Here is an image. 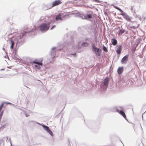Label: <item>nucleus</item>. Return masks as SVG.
<instances>
[{"label": "nucleus", "instance_id": "423d86ee", "mask_svg": "<svg viewBox=\"0 0 146 146\" xmlns=\"http://www.w3.org/2000/svg\"><path fill=\"white\" fill-rule=\"evenodd\" d=\"M116 110L117 112L121 115L125 119H126V117L124 112L122 111L119 110L118 109H116Z\"/></svg>", "mask_w": 146, "mask_h": 146}, {"label": "nucleus", "instance_id": "6e6552de", "mask_svg": "<svg viewBox=\"0 0 146 146\" xmlns=\"http://www.w3.org/2000/svg\"><path fill=\"white\" fill-rule=\"evenodd\" d=\"M122 46L121 45H119L118 46L117 49L116 51L118 54H119L121 52L122 50Z\"/></svg>", "mask_w": 146, "mask_h": 146}, {"label": "nucleus", "instance_id": "6ab92c4d", "mask_svg": "<svg viewBox=\"0 0 146 146\" xmlns=\"http://www.w3.org/2000/svg\"><path fill=\"white\" fill-rule=\"evenodd\" d=\"M47 132L51 135H52L53 133L50 129H49Z\"/></svg>", "mask_w": 146, "mask_h": 146}, {"label": "nucleus", "instance_id": "a211bd4d", "mask_svg": "<svg viewBox=\"0 0 146 146\" xmlns=\"http://www.w3.org/2000/svg\"><path fill=\"white\" fill-rule=\"evenodd\" d=\"M25 33H23L22 36H19L17 37V38L18 39H21L22 38L23 36H24L25 34Z\"/></svg>", "mask_w": 146, "mask_h": 146}, {"label": "nucleus", "instance_id": "c85d7f7f", "mask_svg": "<svg viewBox=\"0 0 146 146\" xmlns=\"http://www.w3.org/2000/svg\"><path fill=\"white\" fill-rule=\"evenodd\" d=\"M120 28V27H118V28H117V29H119Z\"/></svg>", "mask_w": 146, "mask_h": 146}, {"label": "nucleus", "instance_id": "39448f33", "mask_svg": "<svg viewBox=\"0 0 146 146\" xmlns=\"http://www.w3.org/2000/svg\"><path fill=\"white\" fill-rule=\"evenodd\" d=\"M128 55H126L124 56L121 60V62L122 64L126 63L128 60Z\"/></svg>", "mask_w": 146, "mask_h": 146}, {"label": "nucleus", "instance_id": "ddd939ff", "mask_svg": "<svg viewBox=\"0 0 146 146\" xmlns=\"http://www.w3.org/2000/svg\"><path fill=\"white\" fill-rule=\"evenodd\" d=\"M84 18L86 19H90L92 18V16L90 14H88L87 16H85Z\"/></svg>", "mask_w": 146, "mask_h": 146}, {"label": "nucleus", "instance_id": "aec40b11", "mask_svg": "<svg viewBox=\"0 0 146 146\" xmlns=\"http://www.w3.org/2000/svg\"><path fill=\"white\" fill-rule=\"evenodd\" d=\"M103 49L106 52H108V49H107V48H106L104 46L103 47Z\"/></svg>", "mask_w": 146, "mask_h": 146}, {"label": "nucleus", "instance_id": "dca6fc26", "mask_svg": "<svg viewBox=\"0 0 146 146\" xmlns=\"http://www.w3.org/2000/svg\"><path fill=\"white\" fill-rule=\"evenodd\" d=\"M125 32V30L123 29H120L119 31V34H122Z\"/></svg>", "mask_w": 146, "mask_h": 146}, {"label": "nucleus", "instance_id": "bb28decb", "mask_svg": "<svg viewBox=\"0 0 146 146\" xmlns=\"http://www.w3.org/2000/svg\"><path fill=\"white\" fill-rule=\"evenodd\" d=\"M13 46L11 45V48L12 49L13 47Z\"/></svg>", "mask_w": 146, "mask_h": 146}, {"label": "nucleus", "instance_id": "4be33fe9", "mask_svg": "<svg viewBox=\"0 0 146 146\" xmlns=\"http://www.w3.org/2000/svg\"><path fill=\"white\" fill-rule=\"evenodd\" d=\"M10 41H11V45H12V46H13V45L14 44V42L12 40H11Z\"/></svg>", "mask_w": 146, "mask_h": 146}, {"label": "nucleus", "instance_id": "c756f323", "mask_svg": "<svg viewBox=\"0 0 146 146\" xmlns=\"http://www.w3.org/2000/svg\"><path fill=\"white\" fill-rule=\"evenodd\" d=\"M2 109L0 108V111H1Z\"/></svg>", "mask_w": 146, "mask_h": 146}, {"label": "nucleus", "instance_id": "f257e3e1", "mask_svg": "<svg viewBox=\"0 0 146 146\" xmlns=\"http://www.w3.org/2000/svg\"><path fill=\"white\" fill-rule=\"evenodd\" d=\"M50 27V23H44L40 25L39 28L41 31L45 32L48 30Z\"/></svg>", "mask_w": 146, "mask_h": 146}, {"label": "nucleus", "instance_id": "7c9ffc66", "mask_svg": "<svg viewBox=\"0 0 146 146\" xmlns=\"http://www.w3.org/2000/svg\"><path fill=\"white\" fill-rule=\"evenodd\" d=\"M7 104H10V103H7Z\"/></svg>", "mask_w": 146, "mask_h": 146}, {"label": "nucleus", "instance_id": "9d476101", "mask_svg": "<svg viewBox=\"0 0 146 146\" xmlns=\"http://www.w3.org/2000/svg\"><path fill=\"white\" fill-rule=\"evenodd\" d=\"M108 78L106 77L104 80V85L106 86H108L109 82Z\"/></svg>", "mask_w": 146, "mask_h": 146}, {"label": "nucleus", "instance_id": "393cba45", "mask_svg": "<svg viewBox=\"0 0 146 146\" xmlns=\"http://www.w3.org/2000/svg\"><path fill=\"white\" fill-rule=\"evenodd\" d=\"M4 106V104H3V103L0 106V108L2 109V108H3V107Z\"/></svg>", "mask_w": 146, "mask_h": 146}, {"label": "nucleus", "instance_id": "f03ea898", "mask_svg": "<svg viewBox=\"0 0 146 146\" xmlns=\"http://www.w3.org/2000/svg\"><path fill=\"white\" fill-rule=\"evenodd\" d=\"M92 48L94 50V52H95V54L98 56H100L102 52V50L99 48H96L94 46H92Z\"/></svg>", "mask_w": 146, "mask_h": 146}, {"label": "nucleus", "instance_id": "b1692460", "mask_svg": "<svg viewBox=\"0 0 146 146\" xmlns=\"http://www.w3.org/2000/svg\"><path fill=\"white\" fill-rule=\"evenodd\" d=\"M4 106V104H3V103L0 106V108L2 109V108H3V107Z\"/></svg>", "mask_w": 146, "mask_h": 146}, {"label": "nucleus", "instance_id": "0eeeda50", "mask_svg": "<svg viewBox=\"0 0 146 146\" xmlns=\"http://www.w3.org/2000/svg\"><path fill=\"white\" fill-rule=\"evenodd\" d=\"M124 18L128 21L131 22L132 18L126 14H125L123 15Z\"/></svg>", "mask_w": 146, "mask_h": 146}, {"label": "nucleus", "instance_id": "7ed1b4c3", "mask_svg": "<svg viewBox=\"0 0 146 146\" xmlns=\"http://www.w3.org/2000/svg\"><path fill=\"white\" fill-rule=\"evenodd\" d=\"M62 3L61 1L60 0H56L54 1L52 4V7L58 5Z\"/></svg>", "mask_w": 146, "mask_h": 146}, {"label": "nucleus", "instance_id": "2eb2a0df", "mask_svg": "<svg viewBox=\"0 0 146 146\" xmlns=\"http://www.w3.org/2000/svg\"><path fill=\"white\" fill-rule=\"evenodd\" d=\"M43 128L45 130L47 131L49 129L48 127L45 126L44 125H42Z\"/></svg>", "mask_w": 146, "mask_h": 146}, {"label": "nucleus", "instance_id": "a878e982", "mask_svg": "<svg viewBox=\"0 0 146 146\" xmlns=\"http://www.w3.org/2000/svg\"><path fill=\"white\" fill-rule=\"evenodd\" d=\"M94 1L95 2H96L98 3H100V1L99 0H95Z\"/></svg>", "mask_w": 146, "mask_h": 146}, {"label": "nucleus", "instance_id": "1a4fd4ad", "mask_svg": "<svg viewBox=\"0 0 146 146\" xmlns=\"http://www.w3.org/2000/svg\"><path fill=\"white\" fill-rule=\"evenodd\" d=\"M123 71V67H119L117 70V72L118 74H122Z\"/></svg>", "mask_w": 146, "mask_h": 146}, {"label": "nucleus", "instance_id": "f3484780", "mask_svg": "<svg viewBox=\"0 0 146 146\" xmlns=\"http://www.w3.org/2000/svg\"><path fill=\"white\" fill-rule=\"evenodd\" d=\"M114 8H115L117 9L121 13H122L123 12V11L121 9L119 8L118 7L116 6H114Z\"/></svg>", "mask_w": 146, "mask_h": 146}, {"label": "nucleus", "instance_id": "2f4dec72", "mask_svg": "<svg viewBox=\"0 0 146 146\" xmlns=\"http://www.w3.org/2000/svg\"><path fill=\"white\" fill-rule=\"evenodd\" d=\"M73 55H76V54H73Z\"/></svg>", "mask_w": 146, "mask_h": 146}, {"label": "nucleus", "instance_id": "f8f14e48", "mask_svg": "<svg viewBox=\"0 0 146 146\" xmlns=\"http://www.w3.org/2000/svg\"><path fill=\"white\" fill-rule=\"evenodd\" d=\"M134 23H136V25H135L134 26H133L131 27V28H133V29H136L137 28H138L139 25V24H137L136 22H135Z\"/></svg>", "mask_w": 146, "mask_h": 146}, {"label": "nucleus", "instance_id": "9b49d317", "mask_svg": "<svg viewBox=\"0 0 146 146\" xmlns=\"http://www.w3.org/2000/svg\"><path fill=\"white\" fill-rule=\"evenodd\" d=\"M111 42L112 44L114 46L116 45L117 43V40L115 38L112 39Z\"/></svg>", "mask_w": 146, "mask_h": 146}, {"label": "nucleus", "instance_id": "4468645a", "mask_svg": "<svg viewBox=\"0 0 146 146\" xmlns=\"http://www.w3.org/2000/svg\"><path fill=\"white\" fill-rule=\"evenodd\" d=\"M56 20H62V19L61 18V15L60 14H59L57 15L56 17Z\"/></svg>", "mask_w": 146, "mask_h": 146}, {"label": "nucleus", "instance_id": "20e7f679", "mask_svg": "<svg viewBox=\"0 0 146 146\" xmlns=\"http://www.w3.org/2000/svg\"><path fill=\"white\" fill-rule=\"evenodd\" d=\"M43 60L42 59L40 60H36L34 61H33V63L34 64H36L39 65L40 66L42 65V62Z\"/></svg>", "mask_w": 146, "mask_h": 146}, {"label": "nucleus", "instance_id": "5701e85b", "mask_svg": "<svg viewBox=\"0 0 146 146\" xmlns=\"http://www.w3.org/2000/svg\"><path fill=\"white\" fill-rule=\"evenodd\" d=\"M35 66L38 69H40V67L38 66L37 65H35Z\"/></svg>", "mask_w": 146, "mask_h": 146}, {"label": "nucleus", "instance_id": "cd10ccee", "mask_svg": "<svg viewBox=\"0 0 146 146\" xmlns=\"http://www.w3.org/2000/svg\"><path fill=\"white\" fill-rule=\"evenodd\" d=\"M55 27V26H53L51 29H53V28Z\"/></svg>", "mask_w": 146, "mask_h": 146}, {"label": "nucleus", "instance_id": "412c9836", "mask_svg": "<svg viewBox=\"0 0 146 146\" xmlns=\"http://www.w3.org/2000/svg\"><path fill=\"white\" fill-rule=\"evenodd\" d=\"M88 43H86V42H85L83 43L82 44V46H88Z\"/></svg>", "mask_w": 146, "mask_h": 146}]
</instances>
